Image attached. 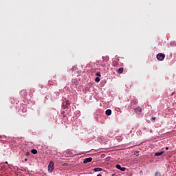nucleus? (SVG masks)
I'll return each instance as SVG.
<instances>
[{
  "label": "nucleus",
  "mask_w": 176,
  "mask_h": 176,
  "mask_svg": "<svg viewBox=\"0 0 176 176\" xmlns=\"http://www.w3.org/2000/svg\"><path fill=\"white\" fill-rule=\"evenodd\" d=\"M47 169L50 173H52V171H53V170H54V162L53 161H51L50 162Z\"/></svg>",
  "instance_id": "f257e3e1"
},
{
  "label": "nucleus",
  "mask_w": 176,
  "mask_h": 176,
  "mask_svg": "<svg viewBox=\"0 0 176 176\" xmlns=\"http://www.w3.org/2000/svg\"><path fill=\"white\" fill-rule=\"evenodd\" d=\"M165 57H166V55L164 54L159 53L157 55V59L159 61H163V60H164Z\"/></svg>",
  "instance_id": "f03ea898"
},
{
  "label": "nucleus",
  "mask_w": 176,
  "mask_h": 176,
  "mask_svg": "<svg viewBox=\"0 0 176 176\" xmlns=\"http://www.w3.org/2000/svg\"><path fill=\"white\" fill-rule=\"evenodd\" d=\"M93 160V158L89 157V158H85L83 161L84 164H87V163H90Z\"/></svg>",
  "instance_id": "7ed1b4c3"
},
{
  "label": "nucleus",
  "mask_w": 176,
  "mask_h": 176,
  "mask_svg": "<svg viewBox=\"0 0 176 176\" xmlns=\"http://www.w3.org/2000/svg\"><path fill=\"white\" fill-rule=\"evenodd\" d=\"M134 111L136 113L140 114V113H141V112H142V108H141V107L135 108Z\"/></svg>",
  "instance_id": "20e7f679"
},
{
  "label": "nucleus",
  "mask_w": 176,
  "mask_h": 176,
  "mask_svg": "<svg viewBox=\"0 0 176 176\" xmlns=\"http://www.w3.org/2000/svg\"><path fill=\"white\" fill-rule=\"evenodd\" d=\"M105 113L107 116H111V115L112 114V110L107 109L106 110Z\"/></svg>",
  "instance_id": "39448f33"
},
{
  "label": "nucleus",
  "mask_w": 176,
  "mask_h": 176,
  "mask_svg": "<svg viewBox=\"0 0 176 176\" xmlns=\"http://www.w3.org/2000/svg\"><path fill=\"white\" fill-rule=\"evenodd\" d=\"M102 60L103 61H109V56H102Z\"/></svg>",
  "instance_id": "423d86ee"
},
{
  "label": "nucleus",
  "mask_w": 176,
  "mask_h": 176,
  "mask_svg": "<svg viewBox=\"0 0 176 176\" xmlns=\"http://www.w3.org/2000/svg\"><path fill=\"white\" fill-rule=\"evenodd\" d=\"M164 153V151L157 152L155 153V156H162Z\"/></svg>",
  "instance_id": "0eeeda50"
},
{
  "label": "nucleus",
  "mask_w": 176,
  "mask_h": 176,
  "mask_svg": "<svg viewBox=\"0 0 176 176\" xmlns=\"http://www.w3.org/2000/svg\"><path fill=\"white\" fill-rule=\"evenodd\" d=\"M123 70H124L123 67H120L118 69L117 72H118V74H119L120 75V74H123Z\"/></svg>",
  "instance_id": "6e6552de"
},
{
  "label": "nucleus",
  "mask_w": 176,
  "mask_h": 176,
  "mask_svg": "<svg viewBox=\"0 0 176 176\" xmlns=\"http://www.w3.org/2000/svg\"><path fill=\"white\" fill-rule=\"evenodd\" d=\"M94 171L98 172V171H102V168H96L94 169Z\"/></svg>",
  "instance_id": "1a4fd4ad"
},
{
  "label": "nucleus",
  "mask_w": 176,
  "mask_h": 176,
  "mask_svg": "<svg viewBox=\"0 0 176 176\" xmlns=\"http://www.w3.org/2000/svg\"><path fill=\"white\" fill-rule=\"evenodd\" d=\"M31 152L33 155H36L38 153V151H36V149H32Z\"/></svg>",
  "instance_id": "9d476101"
},
{
  "label": "nucleus",
  "mask_w": 176,
  "mask_h": 176,
  "mask_svg": "<svg viewBox=\"0 0 176 176\" xmlns=\"http://www.w3.org/2000/svg\"><path fill=\"white\" fill-rule=\"evenodd\" d=\"M116 168H118V170H121V168H122V166L120 164H117L116 166Z\"/></svg>",
  "instance_id": "9b49d317"
},
{
  "label": "nucleus",
  "mask_w": 176,
  "mask_h": 176,
  "mask_svg": "<svg viewBox=\"0 0 176 176\" xmlns=\"http://www.w3.org/2000/svg\"><path fill=\"white\" fill-rule=\"evenodd\" d=\"M100 77H96V78H95V81H96V82H100Z\"/></svg>",
  "instance_id": "f8f14e48"
},
{
  "label": "nucleus",
  "mask_w": 176,
  "mask_h": 176,
  "mask_svg": "<svg viewBox=\"0 0 176 176\" xmlns=\"http://www.w3.org/2000/svg\"><path fill=\"white\" fill-rule=\"evenodd\" d=\"M120 171H126V168L125 167H121V169H120Z\"/></svg>",
  "instance_id": "ddd939ff"
},
{
  "label": "nucleus",
  "mask_w": 176,
  "mask_h": 176,
  "mask_svg": "<svg viewBox=\"0 0 176 176\" xmlns=\"http://www.w3.org/2000/svg\"><path fill=\"white\" fill-rule=\"evenodd\" d=\"M96 76L100 77V76H101V73L97 72V73L96 74Z\"/></svg>",
  "instance_id": "4468645a"
},
{
  "label": "nucleus",
  "mask_w": 176,
  "mask_h": 176,
  "mask_svg": "<svg viewBox=\"0 0 176 176\" xmlns=\"http://www.w3.org/2000/svg\"><path fill=\"white\" fill-rule=\"evenodd\" d=\"M160 175V173L159 172H156L155 174V176H158Z\"/></svg>",
  "instance_id": "2eb2a0df"
},
{
  "label": "nucleus",
  "mask_w": 176,
  "mask_h": 176,
  "mask_svg": "<svg viewBox=\"0 0 176 176\" xmlns=\"http://www.w3.org/2000/svg\"><path fill=\"white\" fill-rule=\"evenodd\" d=\"M66 105H69V101L68 100L66 101Z\"/></svg>",
  "instance_id": "dca6fc26"
},
{
  "label": "nucleus",
  "mask_w": 176,
  "mask_h": 176,
  "mask_svg": "<svg viewBox=\"0 0 176 176\" xmlns=\"http://www.w3.org/2000/svg\"><path fill=\"white\" fill-rule=\"evenodd\" d=\"M25 155L26 156H30V152H27Z\"/></svg>",
  "instance_id": "f3484780"
},
{
  "label": "nucleus",
  "mask_w": 176,
  "mask_h": 176,
  "mask_svg": "<svg viewBox=\"0 0 176 176\" xmlns=\"http://www.w3.org/2000/svg\"><path fill=\"white\" fill-rule=\"evenodd\" d=\"M151 119H152V120H156V118H155V117L152 118Z\"/></svg>",
  "instance_id": "a211bd4d"
},
{
  "label": "nucleus",
  "mask_w": 176,
  "mask_h": 176,
  "mask_svg": "<svg viewBox=\"0 0 176 176\" xmlns=\"http://www.w3.org/2000/svg\"><path fill=\"white\" fill-rule=\"evenodd\" d=\"M166 151H168V147H166Z\"/></svg>",
  "instance_id": "6ab92c4d"
},
{
  "label": "nucleus",
  "mask_w": 176,
  "mask_h": 176,
  "mask_svg": "<svg viewBox=\"0 0 176 176\" xmlns=\"http://www.w3.org/2000/svg\"><path fill=\"white\" fill-rule=\"evenodd\" d=\"M28 160L27 158L25 159V162H27Z\"/></svg>",
  "instance_id": "aec40b11"
},
{
  "label": "nucleus",
  "mask_w": 176,
  "mask_h": 176,
  "mask_svg": "<svg viewBox=\"0 0 176 176\" xmlns=\"http://www.w3.org/2000/svg\"><path fill=\"white\" fill-rule=\"evenodd\" d=\"M97 176H102L101 174H98Z\"/></svg>",
  "instance_id": "412c9836"
},
{
  "label": "nucleus",
  "mask_w": 176,
  "mask_h": 176,
  "mask_svg": "<svg viewBox=\"0 0 176 176\" xmlns=\"http://www.w3.org/2000/svg\"><path fill=\"white\" fill-rule=\"evenodd\" d=\"M5 164H8V162H5Z\"/></svg>",
  "instance_id": "4be33fe9"
}]
</instances>
